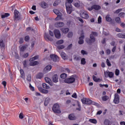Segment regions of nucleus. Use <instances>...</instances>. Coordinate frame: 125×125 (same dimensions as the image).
I'll return each instance as SVG.
<instances>
[{
	"label": "nucleus",
	"instance_id": "obj_1",
	"mask_svg": "<svg viewBox=\"0 0 125 125\" xmlns=\"http://www.w3.org/2000/svg\"><path fill=\"white\" fill-rule=\"evenodd\" d=\"M52 110L55 114H61V109H60V106L59 104H55L52 108Z\"/></svg>",
	"mask_w": 125,
	"mask_h": 125
},
{
	"label": "nucleus",
	"instance_id": "obj_2",
	"mask_svg": "<svg viewBox=\"0 0 125 125\" xmlns=\"http://www.w3.org/2000/svg\"><path fill=\"white\" fill-rule=\"evenodd\" d=\"M75 82H76V78L73 77V76H72L71 77L66 78L64 80V83H65L68 84L74 83Z\"/></svg>",
	"mask_w": 125,
	"mask_h": 125
},
{
	"label": "nucleus",
	"instance_id": "obj_3",
	"mask_svg": "<svg viewBox=\"0 0 125 125\" xmlns=\"http://www.w3.org/2000/svg\"><path fill=\"white\" fill-rule=\"evenodd\" d=\"M83 104H86L87 105H91L92 104V101L89 99L83 98L81 99Z\"/></svg>",
	"mask_w": 125,
	"mask_h": 125
},
{
	"label": "nucleus",
	"instance_id": "obj_4",
	"mask_svg": "<svg viewBox=\"0 0 125 125\" xmlns=\"http://www.w3.org/2000/svg\"><path fill=\"white\" fill-rule=\"evenodd\" d=\"M53 12H54L55 14L57 15V17L56 18L55 20H60V19H61V17H62V13L56 9L53 10Z\"/></svg>",
	"mask_w": 125,
	"mask_h": 125
},
{
	"label": "nucleus",
	"instance_id": "obj_5",
	"mask_svg": "<svg viewBox=\"0 0 125 125\" xmlns=\"http://www.w3.org/2000/svg\"><path fill=\"white\" fill-rule=\"evenodd\" d=\"M80 15L82 18H83V19H88V18H89L88 13L85 11L81 12Z\"/></svg>",
	"mask_w": 125,
	"mask_h": 125
},
{
	"label": "nucleus",
	"instance_id": "obj_6",
	"mask_svg": "<svg viewBox=\"0 0 125 125\" xmlns=\"http://www.w3.org/2000/svg\"><path fill=\"white\" fill-rule=\"evenodd\" d=\"M86 42L88 44H91L95 42V37H92V35L90 36V38H86L85 40Z\"/></svg>",
	"mask_w": 125,
	"mask_h": 125
},
{
	"label": "nucleus",
	"instance_id": "obj_7",
	"mask_svg": "<svg viewBox=\"0 0 125 125\" xmlns=\"http://www.w3.org/2000/svg\"><path fill=\"white\" fill-rule=\"evenodd\" d=\"M87 9L89 11H91L93 9H95V10H99V9H101V7L99 5L95 4L92 5L91 7H88Z\"/></svg>",
	"mask_w": 125,
	"mask_h": 125
},
{
	"label": "nucleus",
	"instance_id": "obj_8",
	"mask_svg": "<svg viewBox=\"0 0 125 125\" xmlns=\"http://www.w3.org/2000/svg\"><path fill=\"white\" fill-rule=\"evenodd\" d=\"M65 7L68 14H71L73 12V6L72 5H65Z\"/></svg>",
	"mask_w": 125,
	"mask_h": 125
},
{
	"label": "nucleus",
	"instance_id": "obj_9",
	"mask_svg": "<svg viewBox=\"0 0 125 125\" xmlns=\"http://www.w3.org/2000/svg\"><path fill=\"white\" fill-rule=\"evenodd\" d=\"M113 102L115 104H119L120 103V96L116 93L114 95V99Z\"/></svg>",
	"mask_w": 125,
	"mask_h": 125
},
{
	"label": "nucleus",
	"instance_id": "obj_10",
	"mask_svg": "<svg viewBox=\"0 0 125 125\" xmlns=\"http://www.w3.org/2000/svg\"><path fill=\"white\" fill-rule=\"evenodd\" d=\"M104 76L105 78H113L114 77V73L113 72H109V71H105L104 72Z\"/></svg>",
	"mask_w": 125,
	"mask_h": 125
},
{
	"label": "nucleus",
	"instance_id": "obj_11",
	"mask_svg": "<svg viewBox=\"0 0 125 125\" xmlns=\"http://www.w3.org/2000/svg\"><path fill=\"white\" fill-rule=\"evenodd\" d=\"M54 34L56 39H60L61 38V34L60 33V31L59 30H55L54 31Z\"/></svg>",
	"mask_w": 125,
	"mask_h": 125
},
{
	"label": "nucleus",
	"instance_id": "obj_12",
	"mask_svg": "<svg viewBox=\"0 0 125 125\" xmlns=\"http://www.w3.org/2000/svg\"><path fill=\"white\" fill-rule=\"evenodd\" d=\"M50 57L54 62H57V61L59 60V58L58 57V56L54 54L50 55Z\"/></svg>",
	"mask_w": 125,
	"mask_h": 125
},
{
	"label": "nucleus",
	"instance_id": "obj_13",
	"mask_svg": "<svg viewBox=\"0 0 125 125\" xmlns=\"http://www.w3.org/2000/svg\"><path fill=\"white\" fill-rule=\"evenodd\" d=\"M65 24L64 22L57 21L55 23V27L56 28H62Z\"/></svg>",
	"mask_w": 125,
	"mask_h": 125
},
{
	"label": "nucleus",
	"instance_id": "obj_14",
	"mask_svg": "<svg viewBox=\"0 0 125 125\" xmlns=\"http://www.w3.org/2000/svg\"><path fill=\"white\" fill-rule=\"evenodd\" d=\"M68 119L70 121H75L77 120V117L75 116V114L71 113L68 115Z\"/></svg>",
	"mask_w": 125,
	"mask_h": 125
},
{
	"label": "nucleus",
	"instance_id": "obj_15",
	"mask_svg": "<svg viewBox=\"0 0 125 125\" xmlns=\"http://www.w3.org/2000/svg\"><path fill=\"white\" fill-rule=\"evenodd\" d=\"M84 39V35H83V34L82 33L81 36L79 37V41H78L79 44H83V43Z\"/></svg>",
	"mask_w": 125,
	"mask_h": 125
},
{
	"label": "nucleus",
	"instance_id": "obj_16",
	"mask_svg": "<svg viewBox=\"0 0 125 125\" xmlns=\"http://www.w3.org/2000/svg\"><path fill=\"white\" fill-rule=\"evenodd\" d=\"M38 89L40 92L43 93L44 94H47L48 93V90L44 89L42 87H39Z\"/></svg>",
	"mask_w": 125,
	"mask_h": 125
},
{
	"label": "nucleus",
	"instance_id": "obj_17",
	"mask_svg": "<svg viewBox=\"0 0 125 125\" xmlns=\"http://www.w3.org/2000/svg\"><path fill=\"white\" fill-rule=\"evenodd\" d=\"M40 6H41V7H42V8H44V9L46 8V7H47L48 6L47 3H46V2H45V1H42L40 3Z\"/></svg>",
	"mask_w": 125,
	"mask_h": 125
},
{
	"label": "nucleus",
	"instance_id": "obj_18",
	"mask_svg": "<svg viewBox=\"0 0 125 125\" xmlns=\"http://www.w3.org/2000/svg\"><path fill=\"white\" fill-rule=\"evenodd\" d=\"M18 14H19V12L16 9L15 10L14 16L15 19H17V20H19V19H20V17H19V15H18Z\"/></svg>",
	"mask_w": 125,
	"mask_h": 125
},
{
	"label": "nucleus",
	"instance_id": "obj_19",
	"mask_svg": "<svg viewBox=\"0 0 125 125\" xmlns=\"http://www.w3.org/2000/svg\"><path fill=\"white\" fill-rule=\"evenodd\" d=\"M0 46L1 48H5V44L3 42V39L0 38Z\"/></svg>",
	"mask_w": 125,
	"mask_h": 125
},
{
	"label": "nucleus",
	"instance_id": "obj_20",
	"mask_svg": "<svg viewBox=\"0 0 125 125\" xmlns=\"http://www.w3.org/2000/svg\"><path fill=\"white\" fill-rule=\"evenodd\" d=\"M52 81L53 83H58V75L55 74L52 77Z\"/></svg>",
	"mask_w": 125,
	"mask_h": 125
},
{
	"label": "nucleus",
	"instance_id": "obj_21",
	"mask_svg": "<svg viewBox=\"0 0 125 125\" xmlns=\"http://www.w3.org/2000/svg\"><path fill=\"white\" fill-rule=\"evenodd\" d=\"M52 66L51 65H47L43 69V72H48V71H50L52 69Z\"/></svg>",
	"mask_w": 125,
	"mask_h": 125
},
{
	"label": "nucleus",
	"instance_id": "obj_22",
	"mask_svg": "<svg viewBox=\"0 0 125 125\" xmlns=\"http://www.w3.org/2000/svg\"><path fill=\"white\" fill-rule=\"evenodd\" d=\"M40 64V62L38 61H32L30 62L29 63V65L30 66H37V65H39Z\"/></svg>",
	"mask_w": 125,
	"mask_h": 125
},
{
	"label": "nucleus",
	"instance_id": "obj_23",
	"mask_svg": "<svg viewBox=\"0 0 125 125\" xmlns=\"http://www.w3.org/2000/svg\"><path fill=\"white\" fill-rule=\"evenodd\" d=\"M117 37L120 38V39H125V33H121L117 34Z\"/></svg>",
	"mask_w": 125,
	"mask_h": 125
},
{
	"label": "nucleus",
	"instance_id": "obj_24",
	"mask_svg": "<svg viewBox=\"0 0 125 125\" xmlns=\"http://www.w3.org/2000/svg\"><path fill=\"white\" fill-rule=\"evenodd\" d=\"M44 38H45V40H46L47 39V40H48V41H49L50 42L53 41V39L50 38V37H49V35L46 33H45Z\"/></svg>",
	"mask_w": 125,
	"mask_h": 125
},
{
	"label": "nucleus",
	"instance_id": "obj_25",
	"mask_svg": "<svg viewBox=\"0 0 125 125\" xmlns=\"http://www.w3.org/2000/svg\"><path fill=\"white\" fill-rule=\"evenodd\" d=\"M50 102V98L47 97L45 99L44 104V106H47L49 103Z\"/></svg>",
	"mask_w": 125,
	"mask_h": 125
},
{
	"label": "nucleus",
	"instance_id": "obj_26",
	"mask_svg": "<svg viewBox=\"0 0 125 125\" xmlns=\"http://www.w3.org/2000/svg\"><path fill=\"white\" fill-rule=\"evenodd\" d=\"M43 77V74L42 73H39L36 76V79H42Z\"/></svg>",
	"mask_w": 125,
	"mask_h": 125
},
{
	"label": "nucleus",
	"instance_id": "obj_27",
	"mask_svg": "<svg viewBox=\"0 0 125 125\" xmlns=\"http://www.w3.org/2000/svg\"><path fill=\"white\" fill-rule=\"evenodd\" d=\"M61 55L62 58L64 60H67V59H68V56H67V54H66L64 52H62Z\"/></svg>",
	"mask_w": 125,
	"mask_h": 125
},
{
	"label": "nucleus",
	"instance_id": "obj_28",
	"mask_svg": "<svg viewBox=\"0 0 125 125\" xmlns=\"http://www.w3.org/2000/svg\"><path fill=\"white\" fill-rule=\"evenodd\" d=\"M39 56L36 55L29 59V62H32L33 61H35V60H38L39 59Z\"/></svg>",
	"mask_w": 125,
	"mask_h": 125
},
{
	"label": "nucleus",
	"instance_id": "obj_29",
	"mask_svg": "<svg viewBox=\"0 0 125 125\" xmlns=\"http://www.w3.org/2000/svg\"><path fill=\"white\" fill-rule=\"evenodd\" d=\"M92 78H93V81L96 83H99L102 81L101 79H100V78H96V76L94 75L93 76Z\"/></svg>",
	"mask_w": 125,
	"mask_h": 125
},
{
	"label": "nucleus",
	"instance_id": "obj_30",
	"mask_svg": "<svg viewBox=\"0 0 125 125\" xmlns=\"http://www.w3.org/2000/svg\"><path fill=\"white\" fill-rule=\"evenodd\" d=\"M69 28H61V31L62 32L63 34H67L68 32H69Z\"/></svg>",
	"mask_w": 125,
	"mask_h": 125
},
{
	"label": "nucleus",
	"instance_id": "obj_31",
	"mask_svg": "<svg viewBox=\"0 0 125 125\" xmlns=\"http://www.w3.org/2000/svg\"><path fill=\"white\" fill-rule=\"evenodd\" d=\"M67 77H68V75H67V74L66 73H62L61 75H60V77L61 79H63L65 80V79H67Z\"/></svg>",
	"mask_w": 125,
	"mask_h": 125
},
{
	"label": "nucleus",
	"instance_id": "obj_32",
	"mask_svg": "<svg viewBox=\"0 0 125 125\" xmlns=\"http://www.w3.org/2000/svg\"><path fill=\"white\" fill-rule=\"evenodd\" d=\"M22 64L23 66V68H28L29 67V64L27 63V61L24 60L22 62Z\"/></svg>",
	"mask_w": 125,
	"mask_h": 125
},
{
	"label": "nucleus",
	"instance_id": "obj_33",
	"mask_svg": "<svg viewBox=\"0 0 125 125\" xmlns=\"http://www.w3.org/2000/svg\"><path fill=\"white\" fill-rule=\"evenodd\" d=\"M66 1L65 2V5H72L71 3H73V1H74V0H66Z\"/></svg>",
	"mask_w": 125,
	"mask_h": 125
},
{
	"label": "nucleus",
	"instance_id": "obj_34",
	"mask_svg": "<svg viewBox=\"0 0 125 125\" xmlns=\"http://www.w3.org/2000/svg\"><path fill=\"white\" fill-rule=\"evenodd\" d=\"M115 21L116 22L120 24V23H122V21H121V18L120 17H116L115 18Z\"/></svg>",
	"mask_w": 125,
	"mask_h": 125
},
{
	"label": "nucleus",
	"instance_id": "obj_35",
	"mask_svg": "<svg viewBox=\"0 0 125 125\" xmlns=\"http://www.w3.org/2000/svg\"><path fill=\"white\" fill-rule=\"evenodd\" d=\"M89 122L92 124H97V120L95 119H90L89 120Z\"/></svg>",
	"mask_w": 125,
	"mask_h": 125
},
{
	"label": "nucleus",
	"instance_id": "obj_36",
	"mask_svg": "<svg viewBox=\"0 0 125 125\" xmlns=\"http://www.w3.org/2000/svg\"><path fill=\"white\" fill-rule=\"evenodd\" d=\"M42 87L43 88H44L45 89H49L50 87L47 84L45 83H42Z\"/></svg>",
	"mask_w": 125,
	"mask_h": 125
},
{
	"label": "nucleus",
	"instance_id": "obj_37",
	"mask_svg": "<svg viewBox=\"0 0 125 125\" xmlns=\"http://www.w3.org/2000/svg\"><path fill=\"white\" fill-rule=\"evenodd\" d=\"M45 81L46 83H49V84H50V85H51V84H52V83H51V82H50V79H49V78L45 77Z\"/></svg>",
	"mask_w": 125,
	"mask_h": 125
},
{
	"label": "nucleus",
	"instance_id": "obj_38",
	"mask_svg": "<svg viewBox=\"0 0 125 125\" xmlns=\"http://www.w3.org/2000/svg\"><path fill=\"white\" fill-rule=\"evenodd\" d=\"M81 59H82L81 57L74 56V60H75V61H80Z\"/></svg>",
	"mask_w": 125,
	"mask_h": 125
},
{
	"label": "nucleus",
	"instance_id": "obj_39",
	"mask_svg": "<svg viewBox=\"0 0 125 125\" xmlns=\"http://www.w3.org/2000/svg\"><path fill=\"white\" fill-rule=\"evenodd\" d=\"M10 14L8 13H5L4 15H2L1 17L2 19L5 18L6 17H8Z\"/></svg>",
	"mask_w": 125,
	"mask_h": 125
},
{
	"label": "nucleus",
	"instance_id": "obj_40",
	"mask_svg": "<svg viewBox=\"0 0 125 125\" xmlns=\"http://www.w3.org/2000/svg\"><path fill=\"white\" fill-rule=\"evenodd\" d=\"M90 36H92V37H97V36H98V33L96 32L92 31Z\"/></svg>",
	"mask_w": 125,
	"mask_h": 125
},
{
	"label": "nucleus",
	"instance_id": "obj_41",
	"mask_svg": "<svg viewBox=\"0 0 125 125\" xmlns=\"http://www.w3.org/2000/svg\"><path fill=\"white\" fill-rule=\"evenodd\" d=\"M26 48H27V47H26L25 45L22 46L20 48V51L23 52V51H25V50H26Z\"/></svg>",
	"mask_w": 125,
	"mask_h": 125
},
{
	"label": "nucleus",
	"instance_id": "obj_42",
	"mask_svg": "<svg viewBox=\"0 0 125 125\" xmlns=\"http://www.w3.org/2000/svg\"><path fill=\"white\" fill-rule=\"evenodd\" d=\"M105 20L107 22H111L112 21V18H111V17H109L108 16H106L105 17Z\"/></svg>",
	"mask_w": 125,
	"mask_h": 125
},
{
	"label": "nucleus",
	"instance_id": "obj_43",
	"mask_svg": "<svg viewBox=\"0 0 125 125\" xmlns=\"http://www.w3.org/2000/svg\"><path fill=\"white\" fill-rule=\"evenodd\" d=\"M86 62L85 61V59L83 58L81 59V64L82 65H85Z\"/></svg>",
	"mask_w": 125,
	"mask_h": 125
},
{
	"label": "nucleus",
	"instance_id": "obj_44",
	"mask_svg": "<svg viewBox=\"0 0 125 125\" xmlns=\"http://www.w3.org/2000/svg\"><path fill=\"white\" fill-rule=\"evenodd\" d=\"M109 99V96L105 95L102 98V100L103 101H107Z\"/></svg>",
	"mask_w": 125,
	"mask_h": 125
},
{
	"label": "nucleus",
	"instance_id": "obj_45",
	"mask_svg": "<svg viewBox=\"0 0 125 125\" xmlns=\"http://www.w3.org/2000/svg\"><path fill=\"white\" fill-rule=\"evenodd\" d=\"M125 13L124 12H121L119 14L118 16L120 17L121 18H124L125 17Z\"/></svg>",
	"mask_w": 125,
	"mask_h": 125
},
{
	"label": "nucleus",
	"instance_id": "obj_46",
	"mask_svg": "<svg viewBox=\"0 0 125 125\" xmlns=\"http://www.w3.org/2000/svg\"><path fill=\"white\" fill-rule=\"evenodd\" d=\"M64 43V41H63V40L58 41L56 42L57 44H62V43Z\"/></svg>",
	"mask_w": 125,
	"mask_h": 125
},
{
	"label": "nucleus",
	"instance_id": "obj_47",
	"mask_svg": "<svg viewBox=\"0 0 125 125\" xmlns=\"http://www.w3.org/2000/svg\"><path fill=\"white\" fill-rule=\"evenodd\" d=\"M19 42L20 44H22V43H23V42H24V38H20L19 39Z\"/></svg>",
	"mask_w": 125,
	"mask_h": 125
},
{
	"label": "nucleus",
	"instance_id": "obj_48",
	"mask_svg": "<svg viewBox=\"0 0 125 125\" xmlns=\"http://www.w3.org/2000/svg\"><path fill=\"white\" fill-rule=\"evenodd\" d=\"M106 63L107 66H108L109 67H110V66L112 65L108 59H106Z\"/></svg>",
	"mask_w": 125,
	"mask_h": 125
},
{
	"label": "nucleus",
	"instance_id": "obj_49",
	"mask_svg": "<svg viewBox=\"0 0 125 125\" xmlns=\"http://www.w3.org/2000/svg\"><path fill=\"white\" fill-rule=\"evenodd\" d=\"M25 31L26 32H29V31H32L33 32V31H34V29L32 28L31 27H28L26 28Z\"/></svg>",
	"mask_w": 125,
	"mask_h": 125
},
{
	"label": "nucleus",
	"instance_id": "obj_50",
	"mask_svg": "<svg viewBox=\"0 0 125 125\" xmlns=\"http://www.w3.org/2000/svg\"><path fill=\"white\" fill-rule=\"evenodd\" d=\"M15 58L16 59H19L20 58V57L19 56V54H18L17 52H15Z\"/></svg>",
	"mask_w": 125,
	"mask_h": 125
},
{
	"label": "nucleus",
	"instance_id": "obj_51",
	"mask_svg": "<svg viewBox=\"0 0 125 125\" xmlns=\"http://www.w3.org/2000/svg\"><path fill=\"white\" fill-rule=\"evenodd\" d=\"M57 47L58 49H63L65 48V46H64L63 45H58Z\"/></svg>",
	"mask_w": 125,
	"mask_h": 125
},
{
	"label": "nucleus",
	"instance_id": "obj_52",
	"mask_svg": "<svg viewBox=\"0 0 125 125\" xmlns=\"http://www.w3.org/2000/svg\"><path fill=\"white\" fill-rule=\"evenodd\" d=\"M102 22V18L101 16H99L98 19V24H100Z\"/></svg>",
	"mask_w": 125,
	"mask_h": 125
},
{
	"label": "nucleus",
	"instance_id": "obj_53",
	"mask_svg": "<svg viewBox=\"0 0 125 125\" xmlns=\"http://www.w3.org/2000/svg\"><path fill=\"white\" fill-rule=\"evenodd\" d=\"M72 37H73V32H69L67 34V38H72Z\"/></svg>",
	"mask_w": 125,
	"mask_h": 125
},
{
	"label": "nucleus",
	"instance_id": "obj_54",
	"mask_svg": "<svg viewBox=\"0 0 125 125\" xmlns=\"http://www.w3.org/2000/svg\"><path fill=\"white\" fill-rule=\"evenodd\" d=\"M81 53L83 55H87V52L84 51V50H81Z\"/></svg>",
	"mask_w": 125,
	"mask_h": 125
},
{
	"label": "nucleus",
	"instance_id": "obj_55",
	"mask_svg": "<svg viewBox=\"0 0 125 125\" xmlns=\"http://www.w3.org/2000/svg\"><path fill=\"white\" fill-rule=\"evenodd\" d=\"M26 79L28 81V82H31L32 81V78L31 77V75H28Z\"/></svg>",
	"mask_w": 125,
	"mask_h": 125
},
{
	"label": "nucleus",
	"instance_id": "obj_56",
	"mask_svg": "<svg viewBox=\"0 0 125 125\" xmlns=\"http://www.w3.org/2000/svg\"><path fill=\"white\" fill-rule=\"evenodd\" d=\"M115 75L116 76H119V75H120V70L118 69L115 70Z\"/></svg>",
	"mask_w": 125,
	"mask_h": 125
},
{
	"label": "nucleus",
	"instance_id": "obj_57",
	"mask_svg": "<svg viewBox=\"0 0 125 125\" xmlns=\"http://www.w3.org/2000/svg\"><path fill=\"white\" fill-rule=\"evenodd\" d=\"M28 56H29V54L28 53H26L22 55L23 58H27Z\"/></svg>",
	"mask_w": 125,
	"mask_h": 125
},
{
	"label": "nucleus",
	"instance_id": "obj_58",
	"mask_svg": "<svg viewBox=\"0 0 125 125\" xmlns=\"http://www.w3.org/2000/svg\"><path fill=\"white\" fill-rule=\"evenodd\" d=\"M24 41L25 42H28V41H30V37L28 36H25V38H24Z\"/></svg>",
	"mask_w": 125,
	"mask_h": 125
},
{
	"label": "nucleus",
	"instance_id": "obj_59",
	"mask_svg": "<svg viewBox=\"0 0 125 125\" xmlns=\"http://www.w3.org/2000/svg\"><path fill=\"white\" fill-rule=\"evenodd\" d=\"M19 118L22 120L23 119H24V116H23V113H21L19 115Z\"/></svg>",
	"mask_w": 125,
	"mask_h": 125
},
{
	"label": "nucleus",
	"instance_id": "obj_60",
	"mask_svg": "<svg viewBox=\"0 0 125 125\" xmlns=\"http://www.w3.org/2000/svg\"><path fill=\"white\" fill-rule=\"evenodd\" d=\"M72 46H73V44H69L67 47L66 48H67V50H70V49H71V48H72Z\"/></svg>",
	"mask_w": 125,
	"mask_h": 125
},
{
	"label": "nucleus",
	"instance_id": "obj_61",
	"mask_svg": "<svg viewBox=\"0 0 125 125\" xmlns=\"http://www.w3.org/2000/svg\"><path fill=\"white\" fill-rule=\"evenodd\" d=\"M29 88L32 91H34L35 90V87H34L31 84L29 85Z\"/></svg>",
	"mask_w": 125,
	"mask_h": 125
},
{
	"label": "nucleus",
	"instance_id": "obj_62",
	"mask_svg": "<svg viewBox=\"0 0 125 125\" xmlns=\"http://www.w3.org/2000/svg\"><path fill=\"white\" fill-rule=\"evenodd\" d=\"M28 124L30 125L33 124V121L31 119V118L28 119Z\"/></svg>",
	"mask_w": 125,
	"mask_h": 125
},
{
	"label": "nucleus",
	"instance_id": "obj_63",
	"mask_svg": "<svg viewBox=\"0 0 125 125\" xmlns=\"http://www.w3.org/2000/svg\"><path fill=\"white\" fill-rule=\"evenodd\" d=\"M72 97L73 98L76 99L77 98V93H73V95H72Z\"/></svg>",
	"mask_w": 125,
	"mask_h": 125
},
{
	"label": "nucleus",
	"instance_id": "obj_64",
	"mask_svg": "<svg viewBox=\"0 0 125 125\" xmlns=\"http://www.w3.org/2000/svg\"><path fill=\"white\" fill-rule=\"evenodd\" d=\"M78 21H80V22H81L82 23H84L83 20L81 18H78Z\"/></svg>",
	"mask_w": 125,
	"mask_h": 125
}]
</instances>
